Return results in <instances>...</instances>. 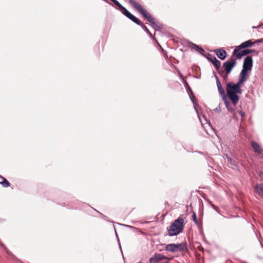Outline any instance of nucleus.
<instances>
[{
	"mask_svg": "<svg viewBox=\"0 0 263 263\" xmlns=\"http://www.w3.org/2000/svg\"><path fill=\"white\" fill-rule=\"evenodd\" d=\"M129 3L151 23L153 28L155 29H159L160 28V25L155 22V19L142 7L139 2L135 0H129Z\"/></svg>",
	"mask_w": 263,
	"mask_h": 263,
	"instance_id": "nucleus-1",
	"label": "nucleus"
},
{
	"mask_svg": "<svg viewBox=\"0 0 263 263\" xmlns=\"http://www.w3.org/2000/svg\"><path fill=\"white\" fill-rule=\"evenodd\" d=\"M226 89L228 98L232 101L233 105L235 106L239 100L237 93H241V89H238L234 83L229 82L227 85Z\"/></svg>",
	"mask_w": 263,
	"mask_h": 263,
	"instance_id": "nucleus-2",
	"label": "nucleus"
},
{
	"mask_svg": "<svg viewBox=\"0 0 263 263\" xmlns=\"http://www.w3.org/2000/svg\"><path fill=\"white\" fill-rule=\"evenodd\" d=\"M184 228V219L179 217L171 225L168 230L169 236H174L179 234L183 231Z\"/></svg>",
	"mask_w": 263,
	"mask_h": 263,
	"instance_id": "nucleus-3",
	"label": "nucleus"
},
{
	"mask_svg": "<svg viewBox=\"0 0 263 263\" xmlns=\"http://www.w3.org/2000/svg\"><path fill=\"white\" fill-rule=\"evenodd\" d=\"M165 250L172 253L184 251L187 250L186 243L182 242L178 244H168L165 246Z\"/></svg>",
	"mask_w": 263,
	"mask_h": 263,
	"instance_id": "nucleus-4",
	"label": "nucleus"
},
{
	"mask_svg": "<svg viewBox=\"0 0 263 263\" xmlns=\"http://www.w3.org/2000/svg\"><path fill=\"white\" fill-rule=\"evenodd\" d=\"M236 60L237 59H236V57L232 55L229 60L223 63L222 65L223 70H222V71H224L227 74H230L237 64Z\"/></svg>",
	"mask_w": 263,
	"mask_h": 263,
	"instance_id": "nucleus-5",
	"label": "nucleus"
},
{
	"mask_svg": "<svg viewBox=\"0 0 263 263\" xmlns=\"http://www.w3.org/2000/svg\"><path fill=\"white\" fill-rule=\"evenodd\" d=\"M235 48L233 51V55L236 57L237 59H240L242 57L248 54L255 52L254 49H245Z\"/></svg>",
	"mask_w": 263,
	"mask_h": 263,
	"instance_id": "nucleus-6",
	"label": "nucleus"
},
{
	"mask_svg": "<svg viewBox=\"0 0 263 263\" xmlns=\"http://www.w3.org/2000/svg\"><path fill=\"white\" fill-rule=\"evenodd\" d=\"M120 11L125 15L128 18L133 21L134 22L136 23L138 25L141 24V21L132 14H131L126 8H125L123 6L121 7L120 9Z\"/></svg>",
	"mask_w": 263,
	"mask_h": 263,
	"instance_id": "nucleus-7",
	"label": "nucleus"
},
{
	"mask_svg": "<svg viewBox=\"0 0 263 263\" xmlns=\"http://www.w3.org/2000/svg\"><path fill=\"white\" fill-rule=\"evenodd\" d=\"M172 258L167 257L162 254L155 253L149 260V263H157L160 260L163 259H167V261L166 263H169Z\"/></svg>",
	"mask_w": 263,
	"mask_h": 263,
	"instance_id": "nucleus-8",
	"label": "nucleus"
},
{
	"mask_svg": "<svg viewBox=\"0 0 263 263\" xmlns=\"http://www.w3.org/2000/svg\"><path fill=\"white\" fill-rule=\"evenodd\" d=\"M253 66V59L251 56L247 57L243 61V69L249 71L251 70Z\"/></svg>",
	"mask_w": 263,
	"mask_h": 263,
	"instance_id": "nucleus-9",
	"label": "nucleus"
},
{
	"mask_svg": "<svg viewBox=\"0 0 263 263\" xmlns=\"http://www.w3.org/2000/svg\"><path fill=\"white\" fill-rule=\"evenodd\" d=\"M207 59L210 62H211L213 64L214 66L216 69L217 71L219 70L220 69L221 63L219 60H218L216 58L215 56L212 55L211 54H208Z\"/></svg>",
	"mask_w": 263,
	"mask_h": 263,
	"instance_id": "nucleus-10",
	"label": "nucleus"
},
{
	"mask_svg": "<svg viewBox=\"0 0 263 263\" xmlns=\"http://www.w3.org/2000/svg\"><path fill=\"white\" fill-rule=\"evenodd\" d=\"M251 147L253 149V152L257 154H261L263 152L260 145L255 141H252L251 142Z\"/></svg>",
	"mask_w": 263,
	"mask_h": 263,
	"instance_id": "nucleus-11",
	"label": "nucleus"
},
{
	"mask_svg": "<svg viewBox=\"0 0 263 263\" xmlns=\"http://www.w3.org/2000/svg\"><path fill=\"white\" fill-rule=\"evenodd\" d=\"M214 52L218 58L222 60H224L227 55V52L224 49L221 48L215 49Z\"/></svg>",
	"mask_w": 263,
	"mask_h": 263,
	"instance_id": "nucleus-12",
	"label": "nucleus"
},
{
	"mask_svg": "<svg viewBox=\"0 0 263 263\" xmlns=\"http://www.w3.org/2000/svg\"><path fill=\"white\" fill-rule=\"evenodd\" d=\"M255 42H252L251 40L246 41L241 43L239 46H237L235 48L245 49L248 47H252Z\"/></svg>",
	"mask_w": 263,
	"mask_h": 263,
	"instance_id": "nucleus-13",
	"label": "nucleus"
},
{
	"mask_svg": "<svg viewBox=\"0 0 263 263\" xmlns=\"http://www.w3.org/2000/svg\"><path fill=\"white\" fill-rule=\"evenodd\" d=\"M254 190L258 195L263 198V184H257L254 186Z\"/></svg>",
	"mask_w": 263,
	"mask_h": 263,
	"instance_id": "nucleus-14",
	"label": "nucleus"
},
{
	"mask_svg": "<svg viewBox=\"0 0 263 263\" xmlns=\"http://www.w3.org/2000/svg\"><path fill=\"white\" fill-rule=\"evenodd\" d=\"M248 71L242 69L239 74V79L245 82L248 79Z\"/></svg>",
	"mask_w": 263,
	"mask_h": 263,
	"instance_id": "nucleus-15",
	"label": "nucleus"
},
{
	"mask_svg": "<svg viewBox=\"0 0 263 263\" xmlns=\"http://www.w3.org/2000/svg\"><path fill=\"white\" fill-rule=\"evenodd\" d=\"M0 184H1L3 187H7L10 186V184L7 180L4 177L0 175Z\"/></svg>",
	"mask_w": 263,
	"mask_h": 263,
	"instance_id": "nucleus-16",
	"label": "nucleus"
},
{
	"mask_svg": "<svg viewBox=\"0 0 263 263\" xmlns=\"http://www.w3.org/2000/svg\"><path fill=\"white\" fill-rule=\"evenodd\" d=\"M222 99L224 102V104L227 109L231 112H233L234 111V108L232 107L230 103L227 100L226 97H222Z\"/></svg>",
	"mask_w": 263,
	"mask_h": 263,
	"instance_id": "nucleus-17",
	"label": "nucleus"
},
{
	"mask_svg": "<svg viewBox=\"0 0 263 263\" xmlns=\"http://www.w3.org/2000/svg\"><path fill=\"white\" fill-rule=\"evenodd\" d=\"M217 85L218 91H219V93L222 96V97H226L224 90L222 88V87L221 85V83L219 80L217 81Z\"/></svg>",
	"mask_w": 263,
	"mask_h": 263,
	"instance_id": "nucleus-18",
	"label": "nucleus"
},
{
	"mask_svg": "<svg viewBox=\"0 0 263 263\" xmlns=\"http://www.w3.org/2000/svg\"><path fill=\"white\" fill-rule=\"evenodd\" d=\"M218 72V73L220 74L221 77H222L224 80L227 81L228 79V75L229 74H227V72H224V71H222L221 69H220L219 70H217Z\"/></svg>",
	"mask_w": 263,
	"mask_h": 263,
	"instance_id": "nucleus-19",
	"label": "nucleus"
},
{
	"mask_svg": "<svg viewBox=\"0 0 263 263\" xmlns=\"http://www.w3.org/2000/svg\"><path fill=\"white\" fill-rule=\"evenodd\" d=\"M192 46H193V48L197 51H204L203 49L201 47H200L199 46H198V45H197L196 44H192Z\"/></svg>",
	"mask_w": 263,
	"mask_h": 263,
	"instance_id": "nucleus-20",
	"label": "nucleus"
},
{
	"mask_svg": "<svg viewBox=\"0 0 263 263\" xmlns=\"http://www.w3.org/2000/svg\"><path fill=\"white\" fill-rule=\"evenodd\" d=\"M244 82L245 81L239 79L238 82L236 84H235V85L238 89H241L240 87Z\"/></svg>",
	"mask_w": 263,
	"mask_h": 263,
	"instance_id": "nucleus-21",
	"label": "nucleus"
},
{
	"mask_svg": "<svg viewBox=\"0 0 263 263\" xmlns=\"http://www.w3.org/2000/svg\"><path fill=\"white\" fill-rule=\"evenodd\" d=\"M192 219L196 224H197V225L199 224V222L197 219L196 214L195 212L193 213V214L192 215Z\"/></svg>",
	"mask_w": 263,
	"mask_h": 263,
	"instance_id": "nucleus-22",
	"label": "nucleus"
},
{
	"mask_svg": "<svg viewBox=\"0 0 263 263\" xmlns=\"http://www.w3.org/2000/svg\"><path fill=\"white\" fill-rule=\"evenodd\" d=\"M238 114L241 116V120H244L246 118L245 113L243 112L242 110H239Z\"/></svg>",
	"mask_w": 263,
	"mask_h": 263,
	"instance_id": "nucleus-23",
	"label": "nucleus"
},
{
	"mask_svg": "<svg viewBox=\"0 0 263 263\" xmlns=\"http://www.w3.org/2000/svg\"><path fill=\"white\" fill-rule=\"evenodd\" d=\"M140 26H142V27L143 28V29L146 32H147L148 33L150 34L151 35H152V34L151 33L149 30L147 29V28L144 25L142 24V23L141 22V25H139Z\"/></svg>",
	"mask_w": 263,
	"mask_h": 263,
	"instance_id": "nucleus-24",
	"label": "nucleus"
},
{
	"mask_svg": "<svg viewBox=\"0 0 263 263\" xmlns=\"http://www.w3.org/2000/svg\"><path fill=\"white\" fill-rule=\"evenodd\" d=\"M118 8L119 9H120L121 7H122V5L118 2L117 0H116L114 3Z\"/></svg>",
	"mask_w": 263,
	"mask_h": 263,
	"instance_id": "nucleus-25",
	"label": "nucleus"
},
{
	"mask_svg": "<svg viewBox=\"0 0 263 263\" xmlns=\"http://www.w3.org/2000/svg\"><path fill=\"white\" fill-rule=\"evenodd\" d=\"M255 43H260L263 42V39H260L259 40H256L255 42Z\"/></svg>",
	"mask_w": 263,
	"mask_h": 263,
	"instance_id": "nucleus-26",
	"label": "nucleus"
},
{
	"mask_svg": "<svg viewBox=\"0 0 263 263\" xmlns=\"http://www.w3.org/2000/svg\"><path fill=\"white\" fill-rule=\"evenodd\" d=\"M211 206H212V208L215 209L216 211H218V208L217 206H216V205L213 204H211Z\"/></svg>",
	"mask_w": 263,
	"mask_h": 263,
	"instance_id": "nucleus-27",
	"label": "nucleus"
},
{
	"mask_svg": "<svg viewBox=\"0 0 263 263\" xmlns=\"http://www.w3.org/2000/svg\"><path fill=\"white\" fill-rule=\"evenodd\" d=\"M259 176L261 178L263 179V172H259Z\"/></svg>",
	"mask_w": 263,
	"mask_h": 263,
	"instance_id": "nucleus-28",
	"label": "nucleus"
},
{
	"mask_svg": "<svg viewBox=\"0 0 263 263\" xmlns=\"http://www.w3.org/2000/svg\"><path fill=\"white\" fill-rule=\"evenodd\" d=\"M227 158H228V161H231V158L229 157L228 156V155H227Z\"/></svg>",
	"mask_w": 263,
	"mask_h": 263,
	"instance_id": "nucleus-29",
	"label": "nucleus"
},
{
	"mask_svg": "<svg viewBox=\"0 0 263 263\" xmlns=\"http://www.w3.org/2000/svg\"><path fill=\"white\" fill-rule=\"evenodd\" d=\"M110 1H111L112 2L114 3V2L116 1V0H110Z\"/></svg>",
	"mask_w": 263,
	"mask_h": 263,
	"instance_id": "nucleus-30",
	"label": "nucleus"
}]
</instances>
